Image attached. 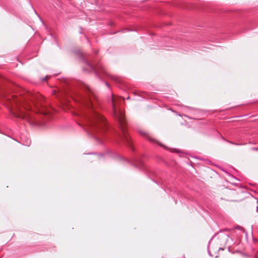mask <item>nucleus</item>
Listing matches in <instances>:
<instances>
[{
    "label": "nucleus",
    "mask_w": 258,
    "mask_h": 258,
    "mask_svg": "<svg viewBox=\"0 0 258 258\" xmlns=\"http://www.w3.org/2000/svg\"><path fill=\"white\" fill-rule=\"evenodd\" d=\"M112 109L113 112L114 116L118 120L120 125V128L122 131V134H123V142H125L128 146H131V143L130 142V138L127 135V134L125 132V131L123 125L125 124V119L123 116V114L120 111H118L116 109L115 105L113 102V100H112Z\"/></svg>",
    "instance_id": "f257e3e1"
},
{
    "label": "nucleus",
    "mask_w": 258,
    "mask_h": 258,
    "mask_svg": "<svg viewBox=\"0 0 258 258\" xmlns=\"http://www.w3.org/2000/svg\"><path fill=\"white\" fill-rule=\"evenodd\" d=\"M89 107H90L92 112V116L89 117L88 119L89 120L90 126H93L95 124V121L94 120H95V119H102L103 118L100 114H99L95 110H94L92 103H90L89 104Z\"/></svg>",
    "instance_id": "f03ea898"
},
{
    "label": "nucleus",
    "mask_w": 258,
    "mask_h": 258,
    "mask_svg": "<svg viewBox=\"0 0 258 258\" xmlns=\"http://www.w3.org/2000/svg\"><path fill=\"white\" fill-rule=\"evenodd\" d=\"M13 115L16 117H18L22 118L23 119H25L27 120V121L29 122L30 118H31V115L29 113L26 112H23L22 111H20V113L17 114L16 113L12 112Z\"/></svg>",
    "instance_id": "7ed1b4c3"
},
{
    "label": "nucleus",
    "mask_w": 258,
    "mask_h": 258,
    "mask_svg": "<svg viewBox=\"0 0 258 258\" xmlns=\"http://www.w3.org/2000/svg\"><path fill=\"white\" fill-rule=\"evenodd\" d=\"M86 63H87V64L90 70H91V71H95V68L91 64H90V63H89L88 62H87Z\"/></svg>",
    "instance_id": "20e7f679"
},
{
    "label": "nucleus",
    "mask_w": 258,
    "mask_h": 258,
    "mask_svg": "<svg viewBox=\"0 0 258 258\" xmlns=\"http://www.w3.org/2000/svg\"><path fill=\"white\" fill-rule=\"evenodd\" d=\"M30 141L29 139H27L26 141V146H29L30 145Z\"/></svg>",
    "instance_id": "39448f33"
},
{
    "label": "nucleus",
    "mask_w": 258,
    "mask_h": 258,
    "mask_svg": "<svg viewBox=\"0 0 258 258\" xmlns=\"http://www.w3.org/2000/svg\"><path fill=\"white\" fill-rule=\"evenodd\" d=\"M24 107L25 108V109L27 110H28L29 109H31V107L29 105H28L27 106H24Z\"/></svg>",
    "instance_id": "423d86ee"
},
{
    "label": "nucleus",
    "mask_w": 258,
    "mask_h": 258,
    "mask_svg": "<svg viewBox=\"0 0 258 258\" xmlns=\"http://www.w3.org/2000/svg\"><path fill=\"white\" fill-rule=\"evenodd\" d=\"M35 97H36V98L37 99H39V98L40 97L39 95H36L35 96Z\"/></svg>",
    "instance_id": "0eeeda50"
},
{
    "label": "nucleus",
    "mask_w": 258,
    "mask_h": 258,
    "mask_svg": "<svg viewBox=\"0 0 258 258\" xmlns=\"http://www.w3.org/2000/svg\"><path fill=\"white\" fill-rule=\"evenodd\" d=\"M140 133L142 135H145V133L144 132H140Z\"/></svg>",
    "instance_id": "6e6552de"
},
{
    "label": "nucleus",
    "mask_w": 258,
    "mask_h": 258,
    "mask_svg": "<svg viewBox=\"0 0 258 258\" xmlns=\"http://www.w3.org/2000/svg\"><path fill=\"white\" fill-rule=\"evenodd\" d=\"M46 80V77L43 79V80Z\"/></svg>",
    "instance_id": "1a4fd4ad"
},
{
    "label": "nucleus",
    "mask_w": 258,
    "mask_h": 258,
    "mask_svg": "<svg viewBox=\"0 0 258 258\" xmlns=\"http://www.w3.org/2000/svg\"><path fill=\"white\" fill-rule=\"evenodd\" d=\"M88 89L91 91L90 89L89 88H88Z\"/></svg>",
    "instance_id": "9d476101"
}]
</instances>
